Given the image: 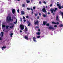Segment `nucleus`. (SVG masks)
Instances as JSON below:
<instances>
[{
  "label": "nucleus",
  "instance_id": "obj_1",
  "mask_svg": "<svg viewBox=\"0 0 63 63\" xmlns=\"http://www.w3.org/2000/svg\"><path fill=\"white\" fill-rule=\"evenodd\" d=\"M14 19H16V21L15 22H14V24H16L17 22V19H16V18H15V17H12V18L11 16H8L6 17V21L7 22H10V21H13L14 20Z\"/></svg>",
  "mask_w": 63,
  "mask_h": 63
},
{
  "label": "nucleus",
  "instance_id": "obj_2",
  "mask_svg": "<svg viewBox=\"0 0 63 63\" xmlns=\"http://www.w3.org/2000/svg\"><path fill=\"white\" fill-rule=\"evenodd\" d=\"M20 28L21 30H23L24 28V26L22 25H21L20 26Z\"/></svg>",
  "mask_w": 63,
  "mask_h": 63
},
{
  "label": "nucleus",
  "instance_id": "obj_3",
  "mask_svg": "<svg viewBox=\"0 0 63 63\" xmlns=\"http://www.w3.org/2000/svg\"><path fill=\"white\" fill-rule=\"evenodd\" d=\"M10 28H13L14 26V24H10Z\"/></svg>",
  "mask_w": 63,
  "mask_h": 63
},
{
  "label": "nucleus",
  "instance_id": "obj_4",
  "mask_svg": "<svg viewBox=\"0 0 63 63\" xmlns=\"http://www.w3.org/2000/svg\"><path fill=\"white\" fill-rule=\"evenodd\" d=\"M43 8H44L42 9V11L43 12H44L45 13H46V12H47V11L46 9H45V7L43 6Z\"/></svg>",
  "mask_w": 63,
  "mask_h": 63
},
{
  "label": "nucleus",
  "instance_id": "obj_5",
  "mask_svg": "<svg viewBox=\"0 0 63 63\" xmlns=\"http://www.w3.org/2000/svg\"><path fill=\"white\" fill-rule=\"evenodd\" d=\"M52 24H57V25L58 24H59V23L58 22H57L56 23L55 22H52Z\"/></svg>",
  "mask_w": 63,
  "mask_h": 63
},
{
  "label": "nucleus",
  "instance_id": "obj_6",
  "mask_svg": "<svg viewBox=\"0 0 63 63\" xmlns=\"http://www.w3.org/2000/svg\"><path fill=\"white\" fill-rule=\"evenodd\" d=\"M27 24H28V26H30L31 24H30V21H28L27 22Z\"/></svg>",
  "mask_w": 63,
  "mask_h": 63
},
{
  "label": "nucleus",
  "instance_id": "obj_7",
  "mask_svg": "<svg viewBox=\"0 0 63 63\" xmlns=\"http://www.w3.org/2000/svg\"><path fill=\"white\" fill-rule=\"evenodd\" d=\"M57 6H58V8L60 9H61L62 7H61L60 6L61 5L60 4H57Z\"/></svg>",
  "mask_w": 63,
  "mask_h": 63
},
{
  "label": "nucleus",
  "instance_id": "obj_8",
  "mask_svg": "<svg viewBox=\"0 0 63 63\" xmlns=\"http://www.w3.org/2000/svg\"><path fill=\"white\" fill-rule=\"evenodd\" d=\"M2 29H5V25H4V23H3L2 24Z\"/></svg>",
  "mask_w": 63,
  "mask_h": 63
},
{
  "label": "nucleus",
  "instance_id": "obj_9",
  "mask_svg": "<svg viewBox=\"0 0 63 63\" xmlns=\"http://www.w3.org/2000/svg\"><path fill=\"white\" fill-rule=\"evenodd\" d=\"M33 41H34L35 43H36V42H37V41H36V38H35V37H34L33 38Z\"/></svg>",
  "mask_w": 63,
  "mask_h": 63
},
{
  "label": "nucleus",
  "instance_id": "obj_10",
  "mask_svg": "<svg viewBox=\"0 0 63 63\" xmlns=\"http://www.w3.org/2000/svg\"><path fill=\"white\" fill-rule=\"evenodd\" d=\"M12 12L13 14H14L15 13V9H13L12 10Z\"/></svg>",
  "mask_w": 63,
  "mask_h": 63
},
{
  "label": "nucleus",
  "instance_id": "obj_11",
  "mask_svg": "<svg viewBox=\"0 0 63 63\" xmlns=\"http://www.w3.org/2000/svg\"><path fill=\"white\" fill-rule=\"evenodd\" d=\"M56 20H57V21H58L60 22V20H59V19L58 18V16H56Z\"/></svg>",
  "mask_w": 63,
  "mask_h": 63
},
{
  "label": "nucleus",
  "instance_id": "obj_12",
  "mask_svg": "<svg viewBox=\"0 0 63 63\" xmlns=\"http://www.w3.org/2000/svg\"><path fill=\"white\" fill-rule=\"evenodd\" d=\"M21 13L22 15H24V14H25V13L24 12V11H21Z\"/></svg>",
  "mask_w": 63,
  "mask_h": 63
},
{
  "label": "nucleus",
  "instance_id": "obj_13",
  "mask_svg": "<svg viewBox=\"0 0 63 63\" xmlns=\"http://www.w3.org/2000/svg\"><path fill=\"white\" fill-rule=\"evenodd\" d=\"M49 29H54V28L53 27H52L50 26L49 27Z\"/></svg>",
  "mask_w": 63,
  "mask_h": 63
},
{
  "label": "nucleus",
  "instance_id": "obj_14",
  "mask_svg": "<svg viewBox=\"0 0 63 63\" xmlns=\"http://www.w3.org/2000/svg\"><path fill=\"white\" fill-rule=\"evenodd\" d=\"M50 11H51V13L52 14L53 13V12H54V9H51Z\"/></svg>",
  "mask_w": 63,
  "mask_h": 63
},
{
  "label": "nucleus",
  "instance_id": "obj_15",
  "mask_svg": "<svg viewBox=\"0 0 63 63\" xmlns=\"http://www.w3.org/2000/svg\"><path fill=\"white\" fill-rule=\"evenodd\" d=\"M39 23V22H38V21H37L35 22L34 23V24L35 25H36V24H38Z\"/></svg>",
  "mask_w": 63,
  "mask_h": 63
},
{
  "label": "nucleus",
  "instance_id": "obj_16",
  "mask_svg": "<svg viewBox=\"0 0 63 63\" xmlns=\"http://www.w3.org/2000/svg\"><path fill=\"white\" fill-rule=\"evenodd\" d=\"M6 46H4V47H2V48H1L2 49V50H3L5 48H6Z\"/></svg>",
  "mask_w": 63,
  "mask_h": 63
},
{
  "label": "nucleus",
  "instance_id": "obj_17",
  "mask_svg": "<svg viewBox=\"0 0 63 63\" xmlns=\"http://www.w3.org/2000/svg\"><path fill=\"white\" fill-rule=\"evenodd\" d=\"M1 37H3V35H4V32H1Z\"/></svg>",
  "mask_w": 63,
  "mask_h": 63
},
{
  "label": "nucleus",
  "instance_id": "obj_18",
  "mask_svg": "<svg viewBox=\"0 0 63 63\" xmlns=\"http://www.w3.org/2000/svg\"><path fill=\"white\" fill-rule=\"evenodd\" d=\"M44 25H46V24H47V22L45 21H44L43 22Z\"/></svg>",
  "mask_w": 63,
  "mask_h": 63
},
{
  "label": "nucleus",
  "instance_id": "obj_19",
  "mask_svg": "<svg viewBox=\"0 0 63 63\" xmlns=\"http://www.w3.org/2000/svg\"><path fill=\"white\" fill-rule=\"evenodd\" d=\"M36 34L38 35H40V32H38L36 33Z\"/></svg>",
  "mask_w": 63,
  "mask_h": 63
},
{
  "label": "nucleus",
  "instance_id": "obj_20",
  "mask_svg": "<svg viewBox=\"0 0 63 63\" xmlns=\"http://www.w3.org/2000/svg\"><path fill=\"white\" fill-rule=\"evenodd\" d=\"M25 39H26V40H28V38L26 36H25Z\"/></svg>",
  "mask_w": 63,
  "mask_h": 63
},
{
  "label": "nucleus",
  "instance_id": "obj_21",
  "mask_svg": "<svg viewBox=\"0 0 63 63\" xmlns=\"http://www.w3.org/2000/svg\"><path fill=\"white\" fill-rule=\"evenodd\" d=\"M43 17H46L47 16V15L45 14H43Z\"/></svg>",
  "mask_w": 63,
  "mask_h": 63
},
{
  "label": "nucleus",
  "instance_id": "obj_22",
  "mask_svg": "<svg viewBox=\"0 0 63 63\" xmlns=\"http://www.w3.org/2000/svg\"><path fill=\"white\" fill-rule=\"evenodd\" d=\"M25 31H27V28L26 27H25Z\"/></svg>",
  "mask_w": 63,
  "mask_h": 63
},
{
  "label": "nucleus",
  "instance_id": "obj_23",
  "mask_svg": "<svg viewBox=\"0 0 63 63\" xmlns=\"http://www.w3.org/2000/svg\"><path fill=\"white\" fill-rule=\"evenodd\" d=\"M60 14H61V13L62 15V18L63 19V12H60Z\"/></svg>",
  "mask_w": 63,
  "mask_h": 63
},
{
  "label": "nucleus",
  "instance_id": "obj_24",
  "mask_svg": "<svg viewBox=\"0 0 63 63\" xmlns=\"http://www.w3.org/2000/svg\"><path fill=\"white\" fill-rule=\"evenodd\" d=\"M59 26L60 27H63V24H60V25H59Z\"/></svg>",
  "mask_w": 63,
  "mask_h": 63
},
{
  "label": "nucleus",
  "instance_id": "obj_25",
  "mask_svg": "<svg viewBox=\"0 0 63 63\" xmlns=\"http://www.w3.org/2000/svg\"><path fill=\"white\" fill-rule=\"evenodd\" d=\"M41 37V36L40 35V36H37V38H40Z\"/></svg>",
  "mask_w": 63,
  "mask_h": 63
},
{
  "label": "nucleus",
  "instance_id": "obj_26",
  "mask_svg": "<svg viewBox=\"0 0 63 63\" xmlns=\"http://www.w3.org/2000/svg\"><path fill=\"white\" fill-rule=\"evenodd\" d=\"M9 28V26H6V29H8Z\"/></svg>",
  "mask_w": 63,
  "mask_h": 63
},
{
  "label": "nucleus",
  "instance_id": "obj_27",
  "mask_svg": "<svg viewBox=\"0 0 63 63\" xmlns=\"http://www.w3.org/2000/svg\"><path fill=\"white\" fill-rule=\"evenodd\" d=\"M57 10V8H55L54 12H55L56 11V10Z\"/></svg>",
  "mask_w": 63,
  "mask_h": 63
},
{
  "label": "nucleus",
  "instance_id": "obj_28",
  "mask_svg": "<svg viewBox=\"0 0 63 63\" xmlns=\"http://www.w3.org/2000/svg\"><path fill=\"white\" fill-rule=\"evenodd\" d=\"M13 35V33H11V34H10V36L11 37H12V35Z\"/></svg>",
  "mask_w": 63,
  "mask_h": 63
},
{
  "label": "nucleus",
  "instance_id": "obj_29",
  "mask_svg": "<svg viewBox=\"0 0 63 63\" xmlns=\"http://www.w3.org/2000/svg\"><path fill=\"white\" fill-rule=\"evenodd\" d=\"M30 2V0H27V3H29Z\"/></svg>",
  "mask_w": 63,
  "mask_h": 63
},
{
  "label": "nucleus",
  "instance_id": "obj_30",
  "mask_svg": "<svg viewBox=\"0 0 63 63\" xmlns=\"http://www.w3.org/2000/svg\"><path fill=\"white\" fill-rule=\"evenodd\" d=\"M35 16H38V14H34Z\"/></svg>",
  "mask_w": 63,
  "mask_h": 63
},
{
  "label": "nucleus",
  "instance_id": "obj_31",
  "mask_svg": "<svg viewBox=\"0 0 63 63\" xmlns=\"http://www.w3.org/2000/svg\"><path fill=\"white\" fill-rule=\"evenodd\" d=\"M22 7H24L25 6V4H22Z\"/></svg>",
  "mask_w": 63,
  "mask_h": 63
},
{
  "label": "nucleus",
  "instance_id": "obj_32",
  "mask_svg": "<svg viewBox=\"0 0 63 63\" xmlns=\"http://www.w3.org/2000/svg\"><path fill=\"white\" fill-rule=\"evenodd\" d=\"M17 11L18 13H19V9H18L17 10Z\"/></svg>",
  "mask_w": 63,
  "mask_h": 63
},
{
  "label": "nucleus",
  "instance_id": "obj_33",
  "mask_svg": "<svg viewBox=\"0 0 63 63\" xmlns=\"http://www.w3.org/2000/svg\"><path fill=\"white\" fill-rule=\"evenodd\" d=\"M47 26H49V24L48 23L46 24Z\"/></svg>",
  "mask_w": 63,
  "mask_h": 63
},
{
  "label": "nucleus",
  "instance_id": "obj_34",
  "mask_svg": "<svg viewBox=\"0 0 63 63\" xmlns=\"http://www.w3.org/2000/svg\"><path fill=\"white\" fill-rule=\"evenodd\" d=\"M43 3H44V4H46V1H44Z\"/></svg>",
  "mask_w": 63,
  "mask_h": 63
},
{
  "label": "nucleus",
  "instance_id": "obj_35",
  "mask_svg": "<svg viewBox=\"0 0 63 63\" xmlns=\"http://www.w3.org/2000/svg\"><path fill=\"white\" fill-rule=\"evenodd\" d=\"M28 17H29V16H27L26 17V18H28Z\"/></svg>",
  "mask_w": 63,
  "mask_h": 63
},
{
  "label": "nucleus",
  "instance_id": "obj_36",
  "mask_svg": "<svg viewBox=\"0 0 63 63\" xmlns=\"http://www.w3.org/2000/svg\"><path fill=\"white\" fill-rule=\"evenodd\" d=\"M57 25H55L54 26V27L56 28V27H57Z\"/></svg>",
  "mask_w": 63,
  "mask_h": 63
},
{
  "label": "nucleus",
  "instance_id": "obj_37",
  "mask_svg": "<svg viewBox=\"0 0 63 63\" xmlns=\"http://www.w3.org/2000/svg\"><path fill=\"white\" fill-rule=\"evenodd\" d=\"M35 7H33V10H35Z\"/></svg>",
  "mask_w": 63,
  "mask_h": 63
},
{
  "label": "nucleus",
  "instance_id": "obj_38",
  "mask_svg": "<svg viewBox=\"0 0 63 63\" xmlns=\"http://www.w3.org/2000/svg\"><path fill=\"white\" fill-rule=\"evenodd\" d=\"M23 19H25V16H23Z\"/></svg>",
  "mask_w": 63,
  "mask_h": 63
},
{
  "label": "nucleus",
  "instance_id": "obj_39",
  "mask_svg": "<svg viewBox=\"0 0 63 63\" xmlns=\"http://www.w3.org/2000/svg\"><path fill=\"white\" fill-rule=\"evenodd\" d=\"M27 9L28 10H30V9L29 8H27Z\"/></svg>",
  "mask_w": 63,
  "mask_h": 63
},
{
  "label": "nucleus",
  "instance_id": "obj_40",
  "mask_svg": "<svg viewBox=\"0 0 63 63\" xmlns=\"http://www.w3.org/2000/svg\"><path fill=\"white\" fill-rule=\"evenodd\" d=\"M41 3H42V2H41V1H39V3L40 4H41Z\"/></svg>",
  "mask_w": 63,
  "mask_h": 63
},
{
  "label": "nucleus",
  "instance_id": "obj_41",
  "mask_svg": "<svg viewBox=\"0 0 63 63\" xmlns=\"http://www.w3.org/2000/svg\"><path fill=\"white\" fill-rule=\"evenodd\" d=\"M39 16H41V13H39Z\"/></svg>",
  "mask_w": 63,
  "mask_h": 63
},
{
  "label": "nucleus",
  "instance_id": "obj_42",
  "mask_svg": "<svg viewBox=\"0 0 63 63\" xmlns=\"http://www.w3.org/2000/svg\"><path fill=\"white\" fill-rule=\"evenodd\" d=\"M24 22H25L26 21V20H25V19H24Z\"/></svg>",
  "mask_w": 63,
  "mask_h": 63
},
{
  "label": "nucleus",
  "instance_id": "obj_43",
  "mask_svg": "<svg viewBox=\"0 0 63 63\" xmlns=\"http://www.w3.org/2000/svg\"><path fill=\"white\" fill-rule=\"evenodd\" d=\"M39 18H40V17H39V16L37 17V19H39Z\"/></svg>",
  "mask_w": 63,
  "mask_h": 63
},
{
  "label": "nucleus",
  "instance_id": "obj_44",
  "mask_svg": "<svg viewBox=\"0 0 63 63\" xmlns=\"http://www.w3.org/2000/svg\"><path fill=\"white\" fill-rule=\"evenodd\" d=\"M35 28H38L39 27H35Z\"/></svg>",
  "mask_w": 63,
  "mask_h": 63
},
{
  "label": "nucleus",
  "instance_id": "obj_45",
  "mask_svg": "<svg viewBox=\"0 0 63 63\" xmlns=\"http://www.w3.org/2000/svg\"><path fill=\"white\" fill-rule=\"evenodd\" d=\"M38 31H41V30L40 29H38Z\"/></svg>",
  "mask_w": 63,
  "mask_h": 63
},
{
  "label": "nucleus",
  "instance_id": "obj_46",
  "mask_svg": "<svg viewBox=\"0 0 63 63\" xmlns=\"http://www.w3.org/2000/svg\"><path fill=\"white\" fill-rule=\"evenodd\" d=\"M50 7H52V4H51L50 5Z\"/></svg>",
  "mask_w": 63,
  "mask_h": 63
},
{
  "label": "nucleus",
  "instance_id": "obj_47",
  "mask_svg": "<svg viewBox=\"0 0 63 63\" xmlns=\"http://www.w3.org/2000/svg\"><path fill=\"white\" fill-rule=\"evenodd\" d=\"M20 33H21V32H22V31L21 30L20 31Z\"/></svg>",
  "mask_w": 63,
  "mask_h": 63
},
{
  "label": "nucleus",
  "instance_id": "obj_48",
  "mask_svg": "<svg viewBox=\"0 0 63 63\" xmlns=\"http://www.w3.org/2000/svg\"><path fill=\"white\" fill-rule=\"evenodd\" d=\"M31 10L32 11H33V9H32V8H31Z\"/></svg>",
  "mask_w": 63,
  "mask_h": 63
},
{
  "label": "nucleus",
  "instance_id": "obj_49",
  "mask_svg": "<svg viewBox=\"0 0 63 63\" xmlns=\"http://www.w3.org/2000/svg\"><path fill=\"white\" fill-rule=\"evenodd\" d=\"M1 40L2 38L1 37H0V40Z\"/></svg>",
  "mask_w": 63,
  "mask_h": 63
},
{
  "label": "nucleus",
  "instance_id": "obj_50",
  "mask_svg": "<svg viewBox=\"0 0 63 63\" xmlns=\"http://www.w3.org/2000/svg\"><path fill=\"white\" fill-rule=\"evenodd\" d=\"M49 14H50V13L49 12H48V15H49Z\"/></svg>",
  "mask_w": 63,
  "mask_h": 63
},
{
  "label": "nucleus",
  "instance_id": "obj_51",
  "mask_svg": "<svg viewBox=\"0 0 63 63\" xmlns=\"http://www.w3.org/2000/svg\"><path fill=\"white\" fill-rule=\"evenodd\" d=\"M20 20H22V18H20Z\"/></svg>",
  "mask_w": 63,
  "mask_h": 63
},
{
  "label": "nucleus",
  "instance_id": "obj_52",
  "mask_svg": "<svg viewBox=\"0 0 63 63\" xmlns=\"http://www.w3.org/2000/svg\"><path fill=\"white\" fill-rule=\"evenodd\" d=\"M17 1H20V0H17Z\"/></svg>",
  "mask_w": 63,
  "mask_h": 63
},
{
  "label": "nucleus",
  "instance_id": "obj_53",
  "mask_svg": "<svg viewBox=\"0 0 63 63\" xmlns=\"http://www.w3.org/2000/svg\"><path fill=\"white\" fill-rule=\"evenodd\" d=\"M32 14H33V11H32Z\"/></svg>",
  "mask_w": 63,
  "mask_h": 63
},
{
  "label": "nucleus",
  "instance_id": "obj_54",
  "mask_svg": "<svg viewBox=\"0 0 63 63\" xmlns=\"http://www.w3.org/2000/svg\"><path fill=\"white\" fill-rule=\"evenodd\" d=\"M46 7L47 8V6H46Z\"/></svg>",
  "mask_w": 63,
  "mask_h": 63
},
{
  "label": "nucleus",
  "instance_id": "obj_55",
  "mask_svg": "<svg viewBox=\"0 0 63 63\" xmlns=\"http://www.w3.org/2000/svg\"><path fill=\"white\" fill-rule=\"evenodd\" d=\"M20 21L21 22L22 21V20H20Z\"/></svg>",
  "mask_w": 63,
  "mask_h": 63
},
{
  "label": "nucleus",
  "instance_id": "obj_56",
  "mask_svg": "<svg viewBox=\"0 0 63 63\" xmlns=\"http://www.w3.org/2000/svg\"><path fill=\"white\" fill-rule=\"evenodd\" d=\"M59 3V2H57V3L58 4V3Z\"/></svg>",
  "mask_w": 63,
  "mask_h": 63
},
{
  "label": "nucleus",
  "instance_id": "obj_57",
  "mask_svg": "<svg viewBox=\"0 0 63 63\" xmlns=\"http://www.w3.org/2000/svg\"><path fill=\"white\" fill-rule=\"evenodd\" d=\"M62 8H63V6H62Z\"/></svg>",
  "mask_w": 63,
  "mask_h": 63
},
{
  "label": "nucleus",
  "instance_id": "obj_58",
  "mask_svg": "<svg viewBox=\"0 0 63 63\" xmlns=\"http://www.w3.org/2000/svg\"><path fill=\"white\" fill-rule=\"evenodd\" d=\"M54 13H53V15H54Z\"/></svg>",
  "mask_w": 63,
  "mask_h": 63
},
{
  "label": "nucleus",
  "instance_id": "obj_59",
  "mask_svg": "<svg viewBox=\"0 0 63 63\" xmlns=\"http://www.w3.org/2000/svg\"><path fill=\"white\" fill-rule=\"evenodd\" d=\"M14 16H16V15H15V14H14Z\"/></svg>",
  "mask_w": 63,
  "mask_h": 63
},
{
  "label": "nucleus",
  "instance_id": "obj_60",
  "mask_svg": "<svg viewBox=\"0 0 63 63\" xmlns=\"http://www.w3.org/2000/svg\"><path fill=\"white\" fill-rule=\"evenodd\" d=\"M0 22H1V21H0Z\"/></svg>",
  "mask_w": 63,
  "mask_h": 63
},
{
  "label": "nucleus",
  "instance_id": "obj_61",
  "mask_svg": "<svg viewBox=\"0 0 63 63\" xmlns=\"http://www.w3.org/2000/svg\"><path fill=\"white\" fill-rule=\"evenodd\" d=\"M3 32H4V30H3Z\"/></svg>",
  "mask_w": 63,
  "mask_h": 63
},
{
  "label": "nucleus",
  "instance_id": "obj_62",
  "mask_svg": "<svg viewBox=\"0 0 63 63\" xmlns=\"http://www.w3.org/2000/svg\"><path fill=\"white\" fill-rule=\"evenodd\" d=\"M1 29V28H0V29Z\"/></svg>",
  "mask_w": 63,
  "mask_h": 63
},
{
  "label": "nucleus",
  "instance_id": "obj_63",
  "mask_svg": "<svg viewBox=\"0 0 63 63\" xmlns=\"http://www.w3.org/2000/svg\"><path fill=\"white\" fill-rule=\"evenodd\" d=\"M31 0V1H32V0Z\"/></svg>",
  "mask_w": 63,
  "mask_h": 63
}]
</instances>
